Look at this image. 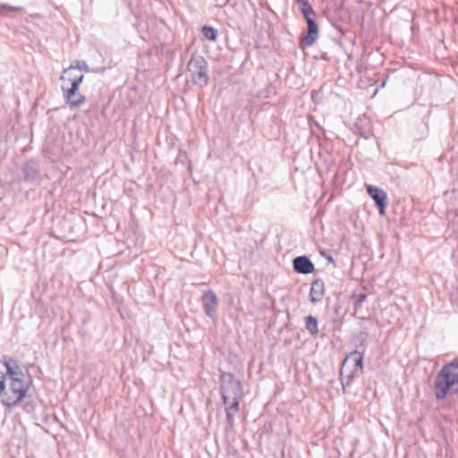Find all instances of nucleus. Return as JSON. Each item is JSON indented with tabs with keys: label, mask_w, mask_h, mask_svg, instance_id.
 Returning a JSON list of instances; mask_svg holds the SVG:
<instances>
[{
	"label": "nucleus",
	"mask_w": 458,
	"mask_h": 458,
	"mask_svg": "<svg viewBox=\"0 0 458 458\" xmlns=\"http://www.w3.org/2000/svg\"><path fill=\"white\" fill-rule=\"evenodd\" d=\"M220 372V393L225 407L226 422L233 428L234 416L239 411L240 401L243 397L242 387L241 381L235 379L232 373Z\"/></svg>",
	"instance_id": "1"
},
{
	"label": "nucleus",
	"mask_w": 458,
	"mask_h": 458,
	"mask_svg": "<svg viewBox=\"0 0 458 458\" xmlns=\"http://www.w3.org/2000/svg\"><path fill=\"white\" fill-rule=\"evenodd\" d=\"M9 380V388L7 389L5 376H0V400L4 406L11 409L27 397V393L32 385V377L27 371V377H14Z\"/></svg>",
	"instance_id": "2"
},
{
	"label": "nucleus",
	"mask_w": 458,
	"mask_h": 458,
	"mask_svg": "<svg viewBox=\"0 0 458 458\" xmlns=\"http://www.w3.org/2000/svg\"><path fill=\"white\" fill-rule=\"evenodd\" d=\"M435 396L443 400L448 394H458V361L445 365L434 380Z\"/></svg>",
	"instance_id": "3"
},
{
	"label": "nucleus",
	"mask_w": 458,
	"mask_h": 458,
	"mask_svg": "<svg viewBox=\"0 0 458 458\" xmlns=\"http://www.w3.org/2000/svg\"><path fill=\"white\" fill-rule=\"evenodd\" d=\"M363 357L360 352L355 351L351 352L344 360L340 371L341 384L343 390L349 386L354 377L360 375L363 371Z\"/></svg>",
	"instance_id": "4"
},
{
	"label": "nucleus",
	"mask_w": 458,
	"mask_h": 458,
	"mask_svg": "<svg viewBox=\"0 0 458 458\" xmlns=\"http://www.w3.org/2000/svg\"><path fill=\"white\" fill-rule=\"evenodd\" d=\"M188 71L194 84L204 86L208 82V64L201 55H192L188 63Z\"/></svg>",
	"instance_id": "5"
},
{
	"label": "nucleus",
	"mask_w": 458,
	"mask_h": 458,
	"mask_svg": "<svg viewBox=\"0 0 458 458\" xmlns=\"http://www.w3.org/2000/svg\"><path fill=\"white\" fill-rule=\"evenodd\" d=\"M4 366L6 368L5 374L2 373L1 376H5V379L8 377L9 379L14 377H27V372L25 373L22 368L20 366L18 360L8 356L4 355L2 360H0Z\"/></svg>",
	"instance_id": "6"
},
{
	"label": "nucleus",
	"mask_w": 458,
	"mask_h": 458,
	"mask_svg": "<svg viewBox=\"0 0 458 458\" xmlns=\"http://www.w3.org/2000/svg\"><path fill=\"white\" fill-rule=\"evenodd\" d=\"M84 75L82 72L75 69V65L72 64L65 69L60 77V80H67L71 82L70 94L72 95L74 91H78L80 84L82 82Z\"/></svg>",
	"instance_id": "7"
},
{
	"label": "nucleus",
	"mask_w": 458,
	"mask_h": 458,
	"mask_svg": "<svg viewBox=\"0 0 458 458\" xmlns=\"http://www.w3.org/2000/svg\"><path fill=\"white\" fill-rule=\"evenodd\" d=\"M201 302L205 314L209 318H214L218 308V299L216 293L212 290L204 292Z\"/></svg>",
	"instance_id": "8"
},
{
	"label": "nucleus",
	"mask_w": 458,
	"mask_h": 458,
	"mask_svg": "<svg viewBox=\"0 0 458 458\" xmlns=\"http://www.w3.org/2000/svg\"><path fill=\"white\" fill-rule=\"evenodd\" d=\"M367 191L378 207L379 214L384 215L385 208L387 205V195L386 191L371 185L367 186Z\"/></svg>",
	"instance_id": "9"
},
{
	"label": "nucleus",
	"mask_w": 458,
	"mask_h": 458,
	"mask_svg": "<svg viewBox=\"0 0 458 458\" xmlns=\"http://www.w3.org/2000/svg\"><path fill=\"white\" fill-rule=\"evenodd\" d=\"M308 34L302 38L301 47H310L318 38V30L315 19H308Z\"/></svg>",
	"instance_id": "10"
},
{
	"label": "nucleus",
	"mask_w": 458,
	"mask_h": 458,
	"mask_svg": "<svg viewBox=\"0 0 458 458\" xmlns=\"http://www.w3.org/2000/svg\"><path fill=\"white\" fill-rule=\"evenodd\" d=\"M293 268L300 274L308 275L313 272V263L305 256H299L293 259Z\"/></svg>",
	"instance_id": "11"
},
{
	"label": "nucleus",
	"mask_w": 458,
	"mask_h": 458,
	"mask_svg": "<svg viewBox=\"0 0 458 458\" xmlns=\"http://www.w3.org/2000/svg\"><path fill=\"white\" fill-rule=\"evenodd\" d=\"M325 292L324 282L321 279H316L311 284L310 297L312 302L319 301Z\"/></svg>",
	"instance_id": "12"
},
{
	"label": "nucleus",
	"mask_w": 458,
	"mask_h": 458,
	"mask_svg": "<svg viewBox=\"0 0 458 458\" xmlns=\"http://www.w3.org/2000/svg\"><path fill=\"white\" fill-rule=\"evenodd\" d=\"M64 91V98L66 103L70 106L71 108H74L84 103L85 97L81 94L78 93V91H74L72 95L70 94V89L64 90V88H62Z\"/></svg>",
	"instance_id": "13"
},
{
	"label": "nucleus",
	"mask_w": 458,
	"mask_h": 458,
	"mask_svg": "<svg viewBox=\"0 0 458 458\" xmlns=\"http://www.w3.org/2000/svg\"><path fill=\"white\" fill-rule=\"evenodd\" d=\"M64 226L68 228L69 235H64V237L73 236L75 234V227L83 225V221L81 219H77V221H72L70 219H64Z\"/></svg>",
	"instance_id": "14"
},
{
	"label": "nucleus",
	"mask_w": 458,
	"mask_h": 458,
	"mask_svg": "<svg viewBox=\"0 0 458 458\" xmlns=\"http://www.w3.org/2000/svg\"><path fill=\"white\" fill-rule=\"evenodd\" d=\"M305 322H306V328L310 334L316 335L318 332V321H317L316 318H314L311 315L307 316L305 318Z\"/></svg>",
	"instance_id": "15"
},
{
	"label": "nucleus",
	"mask_w": 458,
	"mask_h": 458,
	"mask_svg": "<svg viewBox=\"0 0 458 458\" xmlns=\"http://www.w3.org/2000/svg\"><path fill=\"white\" fill-rule=\"evenodd\" d=\"M24 177L27 181H34L38 176V172L32 166L27 165L24 167Z\"/></svg>",
	"instance_id": "16"
},
{
	"label": "nucleus",
	"mask_w": 458,
	"mask_h": 458,
	"mask_svg": "<svg viewBox=\"0 0 458 458\" xmlns=\"http://www.w3.org/2000/svg\"><path fill=\"white\" fill-rule=\"evenodd\" d=\"M204 36L209 40H216L217 37V31L212 27L204 26L202 29Z\"/></svg>",
	"instance_id": "17"
},
{
	"label": "nucleus",
	"mask_w": 458,
	"mask_h": 458,
	"mask_svg": "<svg viewBox=\"0 0 458 458\" xmlns=\"http://www.w3.org/2000/svg\"><path fill=\"white\" fill-rule=\"evenodd\" d=\"M22 403L23 409L28 413H33L35 411V404L31 400H27V397L21 401Z\"/></svg>",
	"instance_id": "18"
},
{
	"label": "nucleus",
	"mask_w": 458,
	"mask_h": 458,
	"mask_svg": "<svg viewBox=\"0 0 458 458\" xmlns=\"http://www.w3.org/2000/svg\"><path fill=\"white\" fill-rule=\"evenodd\" d=\"M301 11L306 21H308V19H314L315 13L310 4L306 7H302Z\"/></svg>",
	"instance_id": "19"
},
{
	"label": "nucleus",
	"mask_w": 458,
	"mask_h": 458,
	"mask_svg": "<svg viewBox=\"0 0 458 458\" xmlns=\"http://www.w3.org/2000/svg\"><path fill=\"white\" fill-rule=\"evenodd\" d=\"M21 10V7L11 6L7 4H0V13L6 15L9 11Z\"/></svg>",
	"instance_id": "20"
},
{
	"label": "nucleus",
	"mask_w": 458,
	"mask_h": 458,
	"mask_svg": "<svg viewBox=\"0 0 458 458\" xmlns=\"http://www.w3.org/2000/svg\"><path fill=\"white\" fill-rule=\"evenodd\" d=\"M104 279L106 283L107 287L112 290L113 287V282H112V271L110 270H105L104 271ZM112 295L114 294L113 291H111Z\"/></svg>",
	"instance_id": "21"
},
{
	"label": "nucleus",
	"mask_w": 458,
	"mask_h": 458,
	"mask_svg": "<svg viewBox=\"0 0 458 458\" xmlns=\"http://www.w3.org/2000/svg\"><path fill=\"white\" fill-rule=\"evenodd\" d=\"M72 64L75 65V69L81 72H82V71H85V72L89 71V66H88L87 63L84 61L77 60Z\"/></svg>",
	"instance_id": "22"
},
{
	"label": "nucleus",
	"mask_w": 458,
	"mask_h": 458,
	"mask_svg": "<svg viewBox=\"0 0 458 458\" xmlns=\"http://www.w3.org/2000/svg\"><path fill=\"white\" fill-rule=\"evenodd\" d=\"M366 299V295L365 294H360L359 297L357 298V300L355 301V309H358V308H360L363 301H365Z\"/></svg>",
	"instance_id": "23"
},
{
	"label": "nucleus",
	"mask_w": 458,
	"mask_h": 458,
	"mask_svg": "<svg viewBox=\"0 0 458 458\" xmlns=\"http://www.w3.org/2000/svg\"><path fill=\"white\" fill-rule=\"evenodd\" d=\"M297 3L300 6V9L302 7H306L307 5H310L309 0H297Z\"/></svg>",
	"instance_id": "24"
},
{
	"label": "nucleus",
	"mask_w": 458,
	"mask_h": 458,
	"mask_svg": "<svg viewBox=\"0 0 458 458\" xmlns=\"http://www.w3.org/2000/svg\"><path fill=\"white\" fill-rule=\"evenodd\" d=\"M104 267H108V265L107 264L106 265L104 262H102L100 264V268L102 269V268H104Z\"/></svg>",
	"instance_id": "25"
}]
</instances>
